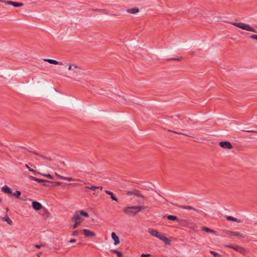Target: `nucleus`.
Masks as SVG:
<instances>
[{
    "mask_svg": "<svg viewBox=\"0 0 257 257\" xmlns=\"http://www.w3.org/2000/svg\"><path fill=\"white\" fill-rule=\"evenodd\" d=\"M148 232L151 235L156 237L162 240L166 244L169 245L170 244V241L169 238L164 234L160 233L157 230L150 228L148 229Z\"/></svg>",
    "mask_w": 257,
    "mask_h": 257,
    "instance_id": "f257e3e1",
    "label": "nucleus"
},
{
    "mask_svg": "<svg viewBox=\"0 0 257 257\" xmlns=\"http://www.w3.org/2000/svg\"><path fill=\"white\" fill-rule=\"evenodd\" d=\"M68 69L71 71L70 75L73 77H78L81 74V68L76 65L69 64Z\"/></svg>",
    "mask_w": 257,
    "mask_h": 257,
    "instance_id": "f03ea898",
    "label": "nucleus"
},
{
    "mask_svg": "<svg viewBox=\"0 0 257 257\" xmlns=\"http://www.w3.org/2000/svg\"><path fill=\"white\" fill-rule=\"evenodd\" d=\"M231 24L234 26H236L244 30L252 32H256L254 28L250 26L249 25L245 24L243 23H232Z\"/></svg>",
    "mask_w": 257,
    "mask_h": 257,
    "instance_id": "7ed1b4c3",
    "label": "nucleus"
},
{
    "mask_svg": "<svg viewBox=\"0 0 257 257\" xmlns=\"http://www.w3.org/2000/svg\"><path fill=\"white\" fill-rule=\"evenodd\" d=\"M123 212L128 215L135 216L138 214L137 210H135V206L126 207L123 208Z\"/></svg>",
    "mask_w": 257,
    "mask_h": 257,
    "instance_id": "20e7f679",
    "label": "nucleus"
},
{
    "mask_svg": "<svg viewBox=\"0 0 257 257\" xmlns=\"http://www.w3.org/2000/svg\"><path fill=\"white\" fill-rule=\"evenodd\" d=\"M225 246L226 247L232 248L235 250V251H238L242 254H245L246 253L245 249L243 247L238 245H233L231 244H226L225 245Z\"/></svg>",
    "mask_w": 257,
    "mask_h": 257,
    "instance_id": "39448f33",
    "label": "nucleus"
},
{
    "mask_svg": "<svg viewBox=\"0 0 257 257\" xmlns=\"http://www.w3.org/2000/svg\"><path fill=\"white\" fill-rule=\"evenodd\" d=\"M81 216V215L79 211H76L72 217V221L77 222L81 223L83 221V219Z\"/></svg>",
    "mask_w": 257,
    "mask_h": 257,
    "instance_id": "423d86ee",
    "label": "nucleus"
},
{
    "mask_svg": "<svg viewBox=\"0 0 257 257\" xmlns=\"http://www.w3.org/2000/svg\"><path fill=\"white\" fill-rule=\"evenodd\" d=\"M2 191L9 195L16 196V192L13 193L12 189L7 185L2 187Z\"/></svg>",
    "mask_w": 257,
    "mask_h": 257,
    "instance_id": "0eeeda50",
    "label": "nucleus"
},
{
    "mask_svg": "<svg viewBox=\"0 0 257 257\" xmlns=\"http://www.w3.org/2000/svg\"><path fill=\"white\" fill-rule=\"evenodd\" d=\"M126 194L128 195H135L139 198H141L143 201L145 200L146 198L141 194L140 193L139 191L138 190H134L132 191H127L126 192Z\"/></svg>",
    "mask_w": 257,
    "mask_h": 257,
    "instance_id": "6e6552de",
    "label": "nucleus"
},
{
    "mask_svg": "<svg viewBox=\"0 0 257 257\" xmlns=\"http://www.w3.org/2000/svg\"><path fill=\"white\" fill-rule=\"evenodd\" d=\"M226 233L228 235L236 236L238 238H244V236L239 232L227 231Z\"/></svg>",
    "mask_w": 257,
    "mask_h": 257,
    "instance_id": "1a4fd4ad",
    "label": "nucleus"
},
{
    "mask_svg": "<svg viewBox=\"0 0 257 257\" xmlns=\"http://www.w3.org/2000/svg\"><path fill=\"white\" fill-rule=\"evenodd\" d=\"M219 146L224 149H231L233 148L231 143L226 141L221 142L219 143Z\"/></svg>",
    "mask_w": 257,
    "mask_h": 257,
    "instance_id": "9d476101",
    "label": "nucleus"
},
{
    "mask_svg": "<svg viewBox=\"0 0 257 257\" xmlns=\"http://www.w3.org/2000/svg\"><path fill=\"white\" fill-rule=\"evenodd\" d=\"M82 231L86 237H93L96 236V234L94 232L87 229H84L82 230Z\"/></svg>",
    "mask_w": 257,
    "mask_h": 257,
    "instance_id": "9b49d317",
    "label": "nucleus"
},
{
    "mask_svg": "<svg viewBox=\"0 0 257 257\" xmlns=\"http://www.w3.org/2000/svg\"><path fill=\"white\" fill-rule=\"evenodd\" d=\"M32 207L36 210H39L42 207V205L37 201L32 202Z\"/></svg>",
    "mask_w": 257,
    "mask_h": 257,
    "instance_id": "f8f14e48",
    "label": "nucleus"
},
{
    "mask_svg": "<svg viewBox=\"0 0 257 257\" xmlns=\"http://www.w3.org/2000/svg\"><path fill=\"white\" fill-rule=\"evenodd\" d=\"M112 238L114 240V244L117 245L119 243L120 241L119 237L116 235L115 232H112L111 234Z\"/></svg>",
    "mask_w": 257,
    "mask_h": 257,
    "instance_id": "ddd939ff",
    "label": "nucleus"
},
{
    "mask_svg": "<svg viewBox=\"0 0 257 257\" xmlns=\"http://www.w3.org/2000/svg\"><path fill=\"white\" fill-rule=\"evenodd\" d=\"M44 61L46 62H48L50 64H54V65H62V63L58 62L55 60L53 59H44Z\"/></svg>",
    "mask_w": 257,
    "mask_h": 257,
    "instance_id": "4468645a",
    "label": "nucleus"
},
{
    "mask_svg": "<svg viewBox=\"0 0 257 257\" xmlns=\"http://www.w3.org/2000/svg\"><path fill=\"white\" fill-rule=\"evenodd\" d=\"M105 192L106 194H107V195H108L110 196V198H111V199L112 200L115 201L116 202L118 201V199L116 197L114 196L113 193L112 192L108 191V190H105Z\"/></svg>",
    "mask_w": 257,
    "mask_h": 257,
    "instance_id": "2eb2a0df",
    "label": "nucleus"
},
{
    "mask_svg": "<svg viewBox=\"0 0 257 257\" xmlns=\"http://www.w3.org/2000/svg\"><path fill=\"white\" fill-rule=\"evenodd\" d=\"M29 178L30 179H31L32 180H33V181H37L39 183H42V182H47L48 181H46L45 180H43V179H39V178H37L35 177H34V176H29Z\"/></svg>",
    "mask_w": 257,
    "mask_h": 257,
    "instance_id": "dca6fc26",
    "label": "nucleus"
},
{
    "mask_svg": "<svg viewBox=\"0 0 257 257\" xmlns=\"http://www.w3.org/2000/svg\"><path fill=\"white\" fill-rule=\"evenodd\" d=\"M139 12V9L137 8L130 9L127 10V12L132 14H136Z\"/></svg>",
    "mask_w": 257,
    "mask_h": 257,
    "instance_id": "f3484780",
    "label": "nucleus"
},
{
    "mask_svg": "<svg viewBox=\"0 0 257 257\" xmlns=\"http://www.w3.org/2000/svg\"><path fill=\"white\" fill-rule=\"evenodd\" d=\"M147 208V206H145L144 205L142 206H135V210H137V213H138L142 210L145 209Z\"/></svg>",
    "mask_w": 257,
    "mask_h": 257,
    "instance_id": "a211bd4d",
    "label": "nucleus"
},
{
    "mask_svg": "<svg viewBox=\"0 0 257 257\" xmlns=\"http://www.w3.org/2000/svg\"><path fill=\"white\" fill-rule=\"evenodd\" d=\"M202 230H203L204 231H206L207 232L211 233H215V231L214 230H212L209 228L206 227H203L201 228Z\"/></svg>",
    "mask_w": 257,
    "mask_h": 257,
    "instance_id": "6ab92c4d",
    "label": "nucleus"
},
{
    "mask_svg": "<svg viewBox=\"0 0 257 257\" xmlns=\"http://www.w3.org/2000/svg\"><path fill=\"white\" fill-rule=\"evenodd\" d=\"M167 218L171 220H177V221H180V220L176 216L170 215L167 216Z\"/></svg>",
    "mask_w": 257,
    "mask_h": 257,
    "instance_id": "aec40b11",
    "label": "nucleus"
},
{
    "mask_svg": "<svg viewBox=\"0 0 257 257\" xmlns=\"http://www.w3.org/2000/svg\"><path fill=\"white\" fill-rule=\"evenodd\" d=\"M110 251L112 253L116 254L117 255V257H123V255H122V253L120 251H118L115 249H111Z\"/></svg>",
    "mask_w": 257,
    "mask_h": 257,
    "instance_id": "412c9836",
    "label": "nucleus"
},
{
    "mask_svg": "<svg viewBox=\"0 0 257 257\" xmlns=\"http://www.w3.org/2000/svg\"><path fill=\"white\" fill-rule=\"evenodd\" d=\"M25 166L30 171L33 172L35 175L40 174V172L36 171L33 169L31 168L28 165L26 164Z\"/></svg>",
    "mask_w": 257,
    "mask_h": 257,
    "instance_id": "4be33fe9",
    "label": "nucleus"
},
{
    "mask_svg": "<svg viewBox=\"0 0 257 257\" xmlns=\"http://www.w3.org/2000/svg\"><path fill=\"white\" fill-rule=\"evenodd\" d=\"M3 220L6 221L9 225H12L13 224V221L8 217H4Z\"/></svg>",
    "mask_w": 257,
    "mask_h": 257,
    "instance_id": "5701e85b",
    "label": "nucleus"
},
{
    "mask_svg": "<svg viewBox=\"0 0 257 257\" xmlns=\"http://www.w3.org/2000/svg\"><path fill=\"white\" fill-rule=\"evenodd\" d=\"M226 219L227 220H231V221H235V222H240L238 220V219L236 218H235V217H233L232 216H227L226 217Z\"/></svg>",
    "mask_w": 257,
    "mask_h": 257,
    "instance_id": "b1692460",
    "label": "nucleus"
},
{
    "mask_svg": "<svg viewBox=\"0 0 257 257\" xmlns=\"http://www.w3.org/2000/svg\"><path fill=\"white\" fill-rule=\"evenodd\" d=\"M179 207L182 209H188V210H193L194 209V208L190 206H183V205H180Z\"/></svg>",
    "mask_w": 257,
    "mask_h": 257,
    "instance_id": "393cba45",
    "label": "nucleus"
},
{
    "mask_svg": "<svg viewBox=\"0 0 257 257\" xmlns=\"http://www.w3.org/2000/svg\"><path fill=\"white\" fill-rule=\"evenodd\" d=\"M30 152L31 153H33L34 154L36 155H37L38 156H40V157H41L43 159H47V160H50V159L47 157H46V156H43V155H40L39 154L35 152H32V151H30Z\"/></svg>",
    "mask_w": 257,
    "mask_h": 257,
    "instance_id": "a878e982",
    "label": "nucleus"
},
{
    "mask_svg": "<svg viewBox=\"0 0 257 257\" xmlns=\"http://www.w3.org/2000/svg\"><path fill=\"white\" fill-rule=\"evenodd\" d=\"M85 188L87 189L93 190V191H95V190H96L97 189H98L99 187L95 186H86Z\"/></svg>",
    "mask_w": 257,
    "mask_h": 257,
    "instance_id": "bb28decb",
    "label": "nucleus"
},
{
    "mask_svg": "<svg viewBox=\"0 0 257 257\" xmlns=\"http://www.w3.org/2000/svg\"><path fill=\"white\" fill-rule=\"evenodd\" d=\"M210 253L214 255V257H222V255L214 251H210Z\"/></svg>",
    "mask_w": 257,
    "mask_h": 257,
    "instance_id": "cd10ccee",
    "label": "nucleus"
},
{
    "mask_svg": "<svg viewBox=\"0 0 257 257\" xmlns=\"http://www.w3.org/2000/svg\"><path fill=\"white\" fill-rule=\"evenodd\" d=\"M80 214L81 215H83L86 217H89V214L87 213V212H84V211L83 210H80V211H79Z\"/></svg>",
    "mask_w": 257,
    "mask_h": 257,
    "instance_id": "c85d7f7f",
    "label": "nucleus"
},
{
    "mask_svg": "<svg viewBox=\"0 0 257 257\" xmlns=\"http://www.w3.org/2000/svg\"><path fill=\"white\" fill-rule=\"evenodd\" d=\"M5 3L11 4L13 5L14 7H16V2L6 1Z\"/></svg>",
    "mask_w": 257,
    "mask_h": 257,
    "instance_id": "c756f323",
    "label": "nucleus"
},
{
    "mask_svg": "<svg viewBox=\"0 0 257 257\" xmlns=\"http://www.w3.org/2000/svg\"><path fill=\"white\" fill-rule=\"evenodd\" d=\"M40 175H42V176H45V177H47L51 179H53V177L52 175H51L50 174H42L40 173V174H39Z\"/></svg>",
    "mask_w": 257,
    "mask_h": 257,
    "instance_id": "7c9ffc66",
    "label": "nucleus"
},
{
    "mask_svg": "<svg viewBox=\"0 0 257 257\" xmlns=\"http://www.w3.org/2000/svg\"><path fill=\"white\" fill-rule=\"evenodd\" d=\"M81 231V230H74L72 232V235L73 236H77L78 235L79 233Z\"/></svg>",
    "mask_w": 257,
    "mask_h": 257,
    "instance_id": "2f4dec72",
    "label": "nucleus"
},
{
    "mask_svg": "<svg viewBox=\"0 0 257 257\" xmlns=\"http://www.w3.org/2000/svg\"><path fill=\"white\" fill-rule=\"evenodd\" d=\"M48 183H51L52 184H53V186H56V185H59L61 183L60 182H50V181H47Z\"/></svg>",
    "mask_w": 257,
    "mask_h": 257,
    "instance_id": "473e14b6",
    "label": "nucleus"
},
{
    "mask_svg": "<svg viewBox=\"0 0 257 257\" xmlns=\"http://www.w3.org/2000/svg\"><path fill=\"white\" fill-rule=\"evenodd\" d=\"M168 131L169 132H172V133L176 134H180V135H185V134H183V133H179V132H176V131H172V130H168ZM186 136H187V135H186Z\"/></svg>",
    "mask_w": 257,
    "mask_h": 257,
    "instance_id": "72a5a7b5",
    "label": "nucleus"
},
{
    "mask_svg": "<svg viewBox=\"0 0 257 257\" xmlns=\"http://www.w3.org/2000/svg\"><path fill=\"white\" fill-rule=\"evenodd\" d=\"M64 180H67V181H75L76 180L74 179H73L72 178H71V177H64Z\"/></svg>",
    "mask_w": 257,
    "mask_h": 257,
    "instance_id": "f704fd0d",
    "label": "nucleus"
},
{
    "mask_svg": "<svg viewBox=\"0 0 257 257\" xmlns=\"http://www.w3.org/2000/svg\"><path fill=\"white\" fill-rule=\"evenodd\" d=\"M80 223H79V222H75V223L73 225V228H76V227H77L80 225Z\"/></svg>",
    "mask_w": 257,
    "mask_h": 257,
    "instance_id": "c9c22d12",
    "label": "nucleus"
},
{
    "mask_svg": "<svg viewBox=\"0 0 257 257\" xmlns=\"http://www.w3.org/2000/svg\"><path fill=\"white\" fill-rule=\"evenodd\" d=\"M55 175L58 177L59 179H63L64 180V177L62 176H61L59 174H58L57 173H55Z\"/></svg>",
    "mask_w": 257,
    "mask_h": 257,
    "instance_id": "e433bc0d",
    "label": "nucleus"
},
{
    "mask_svg": "<svg viewBox=\"0 0 257 257\" xmlns=\"http://www.w3.org/2000/svg\"><path fill=\"white\" fill-rule=\"evenodd\" d=\"M242 131L246 132H247V133H254L257 134V131H253V130L245 131V130H243Z\"/></svg>",
    "mask_w": 257,
    "mask_h": 257,
    "instance_id": "4c0bfd02",
    "label": "nucleus"
},
{
    "mask_svg": "<svg viewBox=\"0 0 257 257\" xmlns=\"http://www.w3.org/2000/svg\"><path fill=\"white\" fill-rule=\"evenodd\" d=\"M250 38L253 39L257 40V35H251L250 36Z\"/></svg>",
    "mask_w": 257,
    "mask_h": 257,
    "instance_id": "58836bf2",
    "label": "nucleus"
},
{
    "mask_svg": "<svg viewBox=\"0 0 257 257\" xmlns=\"http://www.w3.org/2000/svg\"><path fill=\"white\" fill-rule=\"evenodd\" d=\"M185 222H187L188 225H191L190 227H191V228L193 227L192 226L194 225V224L192 222H189L188 220H185Z\"/></svg>",
    "mask_w": 257,
    "mask_h": 257,
    "instance_id": "ea45409f",
    "label": "nucleus"
},
{
    "mask_svg": "<svg viewBox=\"0 0 257 257\" xmlns=\"http://www.w3.org/2000/svg\"><path fill=\"white\" fill-rule=\"evenodd\" d=\"M150 256H151L150 254H141V257H149Z\"/></svg>",
    "mask_w": 257,
    "mask_h": 257,
    "instance_id": "a19ab883",
    "label": "nucleus"
},
{
    "mask_svg": "<svg viewBox=\"0 0 257 257\" xmlns=\"http://www.w3.org/2000/svg\"><path fill=\"white\" fill-rule=\"evenodd\" d=\"M98 93L101 95H106L105 91L104 90H101V92H98Z\"/></svg>",
    "mask_w": 257,
    "mask_h": 257,
    "instance_id": "79ce46f5",
    "label": "nucleus"
},
{
    "mask_svg": "<svg viewBox=\"0 0 257 257\" xmlns=\"http://www.w3.org/2000/svg\"><path fill=\"white\" fill-rule=\"evenodd\" d=\"M194 211L198 212V213H201L202 212V211L200 210H198V209H197L196 208H194V209H193Z\"/></svg>",
    "mask_w": 257,
    "mask_h": 257,
    "instance_id": "37998d69",
    "label": "nucleus"
},
{
    "mask_svg": "<svg viewBox=\"0 0 257 257\" xmlns=\"http://www.w3.org/2000/svg\"><path fill=\"white\" fill-rule=\"evenodd\" d=\"M76 242V239H71L69 240V242H70V243H73V242Z\"/></svg>",
    "mask_w": 257,
    "mask_h": 257,
    "instance_id": "c03bdc74",
    "label": "nucleus"
},
{
    "mask_svg": "<svg viewBox=\"0 0 257 257\" xmlns=\"http://www.w3.org/2000/svg\"><path fill=\"white\" fill-rule=\"evenodd\" d=\"M48 183V182H47L46 183H44L43 184V186H45V187H49V186H50Z\"/></svg>",
    "mask_w": 257,
    "mask_h": 257,
    "instance_id": "a18cd8bd",
    "label": "nucleus"
},
{
    "mask_svg": "<svg viewBox=\"0 0 257 257\" xmlns=\"http://www.w3.org/2000/svg\"><path fill=\"white\" fill-rule=\"evenodd\" d=\"M43 245H38V244H37V245H35V247L37 248H40L41 246H42Z\"/></svg>",
    "mask_w": 257,
    "mask_h": 257,
    "instance_id": "49530a36",
    "label": "nucleus"
},
{
    "mask_svg": "<svg viewBox=\"0 0 257 257\" xmlns=\"http://www.w3.org/2000/svg\"><path fill=\"white\" fill-rule=\"evenodd\" d=\"M23 3H17V7H21L23 6Z\"/></svg>",
    "mask_w": 257,
    "mask_h": 257,
    "instance_id": "de8ad7c7",
    "label": "nucleus"
},
{
    "mask_svg": "<svg viewBox=\"0 0 257 257\" xmlns=\"http://www.w3.org/2000/svg\"><path fill=\"white\" fill-rule=\"evenodd\" d=\"M21 195V192L19 191H17V198H18Z\"/></svg>",
    "mask_w": 257,
    "mask_h": 257,
    "instance_id": "09e8293b",
    "label": "nucleus"
},
{
    "mask_svg": "<svg viewBox=\"0 0 257 257\" xmlns=\"http://www.w3.org/2000/svg\"><path fill=\"white\" fill-rule=\"evenodd\" d=\"M187 122H188V123H190V121H191V119L190 118H188L187 119Z\"/></svg>",
    "mask_w": 257,
    "mask_h": 257,
    "instance_id": "8fccbe9b",
    "label": "nucleus"
},
{
    "mask_svg": "<svg viewBox=\"0 0 257 257\" xmlns=\"http://www.w3.org/2000/svg\"><path fill=\"white\" fill-rule=\"evenodd\" d=\"M42 254V252H40L38 253L37 255L38 256H40Z\"/></svg>",
    "mask_w": 257,
    "mask_h": 257,
    "instance_id": "3c124183",
    "label": "nucleus"
},
{
    "mask_svg": "<svg viewBox=\"0 0 257 257\" xmlns=\"http://www.w3.org/2000/svg\"><path fill=\"white\" fill-rule=\"evenodd\" d=\"M172 60H180V59H179V58H177V59H174V58H173V59H172Z\"/></svg>",
    "mask_w": 257,
    "mask_h": 257,
    "instance_id": "603ef678",
    "label": "nucleus"
},
{
    "mask_svg": "<svg viewBox=\"0 0 257 257\" xmlns=\"http://www.w3.org/2000/svg\"><path fill=\"white\" fill-rule=\"evenodd\" d=\"M2 198H0V202H2Z\"/></svg>",
    "mask_w": 257,
    "mask_h": 257,
    "instance_id": "864d4df0",
    "label": "nucleus"
},
{
    "mask_svg": "<svg viewBox=\"0 0 257 257\" xmlns=\"http://www.w3.org/2000/svg\"><path fill=\"white\" fill-rule=\"evenodd\" d=\"M180 115H179V114L177 115V117H180Z\"/></svg>",
    "mask_w": 257,
    "mask_h": 257,
    "instance_id": "5fc2aeb1",
    "label": "nucleus"
},
{
    "mask_svg": "<svg viewBox=\"0 0 257 257\" xmlns=\"http://www.w3.org/2000/svg\"><path fill=\"white\" fill-rule=\"evenodd\" d=\"M118 101H119L120 102H122L119 99H118Z\"/></svg>",
    "mask_w": 257,
    "mask_h": 257,
    "instance_id": "6e6d98bb",
    "label": "nucleus"
},
{
    "mask_svg": "<svg viewBox=\"0 0 257 257\" xmlns=\"http://www.w3.org/2000/svg\"><path fill=\"white\" fill-rule=\"evenodd\" d=\"M9 210L8 208H7V211H8Z\"/></svg>",
    "mask_w": 257,
    "mask_h": 257,
    "instance_id": "4d7b16f0",
    "label": "nucleus"
}]
</instances>
